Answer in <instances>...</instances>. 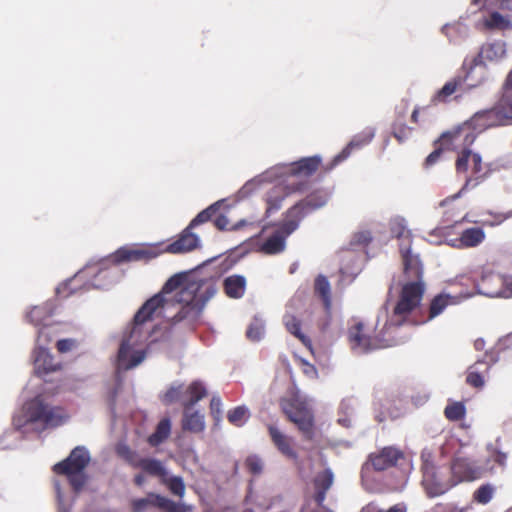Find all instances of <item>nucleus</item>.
I'll use <instances>...</instances> for the list:
<instances>
[{"label": "nucleus", "instance_id": "1", "mask_svg": "<svg viewBox=\"0 0 512 512\" xmlns=\"http://www.w3.org/2000/svg\"><path fill=\"white\" fill-rule=\"evenodd\" d=\"M216 293L217 286L213 278H201L195 273L181 272L170 277L161 292L142 305L120 343L115 363V387L108 393L111 404L116 401L122 387V372L136 368L147 357L144 345L150 337L154 317H168L167 310L177 304L179 310L171 317V321L174 324H193Z\"/></svg>", "mask_w": 512, "mask_h": 512}, {"label": "nucleus", "instance_id": "2", "mask_svg": "<svg viewBox=\"0 0 512 512\" xmlns=\"http://www.w3.org/2000/svg\"><path fill=\"white\" fill-rule=\"evenodd\" d=\"M321 158L319 156L302 158L291 163L277 165L268 169L258 177L248 181L239 190L241 197L248 196L263 181L277 180V183L267 193V213L277 211L282 201L294 192L305 189V178L312 175L319 167Z\"/></svg>", "mask_w": 512, "mask_h": 512}, {"label": "nucleus", "instance_id": "3", "mask_svg": "<svg viewBox=\"0 0 512 512\" xmlns=\"http://www.w3.org/2000/svg\"><path fill=\"white\" fill-rule=\"evenodd\" d=\"M476 137V132L469 125H463L453 131L445 132L440 137V145L444 148L459 151L456 160V171L458 173H466L471 164L472 172L476 175L475 178H467L462 189L451 198L443 200L441 206L457 199L464 190L476 187L483 180L484 177L480 175L482 172V157L479 153H475L469 148L476 140Z\"/></svg>", "mask_w": 512, "mask_h": 512}, {"label": "nucleus", "instance_id": "4", "mask_svg": "<svg viewBox=\"0 0 512 512\" xmlns=\"http://www.w3.org/2000/svg\"><path fill=\"white\" fill-rule=\"evenodd\" d=\"M424 290L423 281H407L395 300H387L379 313L385 322V331L392 329L395 333H402V328L417 324L413 313L420 306Z\"/></svg>", "mask_w": 512, "mask_h": 512}, {"label": "nucleus", "instance_id": "5", "mask_svg": "<svg viewBox=\"0 0 512 512\" xmlns=\"http://www.w3.org/2000/svg\"><path fill=\"white\" fill-rule=\"evenodd\" d=\"M69 419V414L61 407L53 406L47 401L44 393H36L26 400L21 412L13 419L17 430L23 434L30 431L37 433L48 427H57Z\"/></svg>", "mask_w": 512, "mask_h": 512}, {"label": "nucleus", "instance_id": "6", "mask_svg": "<svg viewBox=\"0 0 512 512\" xmlns=\"http://www.w3.org/2000/svg\"><path fill=\"white\" fill-rule=\"evenodd\" d=\"M118 264L111 259H102L97 263H88L82 270L78 271L72 278L67 279L56 288L58 297L66 298L76 292L78 284L82 288L107 289L119 279Z\"/></svg>", "mask_w": 512, "mask_h": 512}, {"label": "nucleus", "instance_id": "7", "mask_svg": "<svg viewBox=\"0 0 512 512\" xmlns=\"http://www.w3.org/2000/svg\"><path fill=\"white\" fill-rule=\"evenodd\" d=\"M376 336L374 338L363 332V324L357 323L348 331L350 347L355 354H365L377 349L386 348L404 343L409 335L406 333H395L392 329L387 331L382 316L377 317L375 325Z\"/></svg>", "mask_w": 512, "mask_h": 512}, {"label": "nucleus", "instance_id": "8", "mask_svg": "<svg viewBox=\"0 0 512 512\" xmlns=\"http://www.w3.org/2000/svg\"><path fill=\"white\" fill-rule=\"evenodd\" d=\"M89 461V451L83 446H77L65 460L55 464L53 469L56 474L66 476L74 492L78 493L87 481L85 468Z\"/></svg>", "mask_w": 512, "mask_h": 512}, {"label": "nucleus", "instance_id": "9", "mask_svg": "<svg viewBox=\"0 0 512 512\" xmlns=\"http://www.w3.org/2000/svg\"><path fill=\"white\" fill-rule=\"evenodd\" d=\"M189 399H183L182 429L191 433H201L206 428L205 416L199 410H193V406L207 395L205 385L199 381H193L187 389Z\"/></svg>", "mask_w": 512, "mask_h": 512}, {"label": "nucleus", "instance_id": "10", "mask_svg": "<svg viewBox=\"0 0 512 512\" xmlns=\"http://www.w3.org/2000/svg\"><path fill=\"white\" fill-rule=\"evenodd\" d=\"M392 234L399 241L404 275L407 281H423V265L419 255L411 251V233L406 226H393Z\"/></svg>", "mask_w": 512, "mask_h": 512}, {"label": "nucleus", "instance_id": "11", "mask_svg": "<svg viewBox=\"0 0 512 512\" xmlns=\"http://www.w3.org/2000/svg\"><path fill=\"white\" fill-rule=\"evenodd\" d=\"M455 485L448 468H437L426 462L423 468L422 486L428 497L441 496Z\"/></svg>", "mask_w": 512, "mask_h": 512}, {"label": "nucleus", "instance_id": "12", "mask_svg": "<svg viewBox=\"0 0 512 512\" xmlns=\"http://www.w3.org/2000/svg\"><path fill=\"white\" fill-rule=\"evenodd\" d=\"M53 335L45 334L44 330L38 332L36 336V347L33 351L32 359L34 372L38 377L45 376L61 368V363L56 361L48 349V345L53 340Z\"/></svg>", "mask_w": 512, "mask_h": 512}, {"label": "nucleus", "instance_id": "13", "mask_svg": "<svg viewBox=\"0 0 512 512\" xmlns=\"http://www.w3.org/2000/svg\"><path fill=\"white\" fill-rule=\"evenodd\" d=\"M163 253L161 243L130 244L120 247L111 255L115 264L148 262Z\"/></svg>", "mask_w": 512, "mask_h": 512}, {"label": "nucleus", "instance_id": "14", "mask_svg": "<svg viewBox=\"0 0 512 512\" xmlns=\"http://www.w3.org/2000/svg\"><path fill=\"white\" fill-rule=\"evenodd\" d=\"M156 507L165 512H190L191 507L181 501L171 499L149 492L146 497L136 498L131 501V512H146L149 508Z\"/></svg>", "mask_w": 512, "mask_h": 512}, {"label": "nucleus", "instance_id": "15", "mask_svg": "<svg viewBox=\"0 0 512 512\" xmlns=\"http://www.w3.org/2000/svg\"><path fill=\"white\" fill-rule=\"evenodd\" d=\"M330 198L327 190H317L288 210L283 224H298L306 214L322 207Z\"/></svg>", "mask_w": 512, "mask_h": 512}, {"label": "nucleus", "instance_id": "16", "mask_svg": "<svg viewBox=\"0 0 512 512\" xmlns=\"http://www.w3.org/2000/svg\"><path fill=\"white\" fill-rule=\"evenodd\" d=\"M193 228L194 226H186L172 242H160L163 253L184 254L201 248V237Z\"/></svg>", "mask_w": 512, "mask_h": 512}, {"label": "nucleus", "instance_id": "17", "mask_svg": "<svg viewBox=\"0 0 512 512\" xmlns=\"http://www.w3.org/2000/svg\"><path fill=\"white\" fill-rule=\"evenodd\" d=\"M55 309L56 307L51 301L42 305L33 306L26 313V319L37 329V333L40 330H44L45 334L54 336L56 333V324L52 317L55 313Z\"/></svg>", "mask_w": 512, "mask_h": 512}, {"label": "nucleus", "instance_id": "18", "mask_svg": "<svg viewBox=\"0 0 512 512\" xmlns=\"http://www.w3.org/2000/svg\"><path fill=\"white\" fill-rule=\"evenodd\" d=\"M455 484L480 478L484 469L472 458L456 457L448 468Z\"/></svg>", "mask_w": 512, "mask_h": 512}, {"label": "nucleus", "instance_id": "19", "mask_svg": "<svg viewBox=\"0 0 512 512\" xmlns=\"http://www.w3.org/2000/svg\"><path fill=\"white\" fill-rule=\"evenodd\" d=\"M401 457V451L394 447H385L378 453L371 454L369 461L362 468L363 477L368 475L371 468L376 471H383L396 465Z\"/></svg>", "mask_w": 512, "mask_h": 512}, {"label": "nucleus", "instance_id": "20", "mask_svg": "<svg viewBox=\"0 0 512 512\" xmlns=\"http://www.w3.org/2000/svg\"><path fill=\"white\" fill-rule=\"evenodd\" d=\"M463 69H465V75L461 76V80L467 92L481 86L488 79L487 66L480 58L475 57L469 67L465 61Z\"/></svg>", "mask_w": 512, "mask_h": 512}, {"label": "nucleus", "instance_id": "21", "mask_svg": "<svg viewBox=\"0 0 512 512\" xmlns=\"http://www.w3.org/2000/svg\"><path fill=\"white\" fill-rule=\"evenodd\" d=\"M489 283L503 286L505 281L499 274L493 272L484 273L482 275L481 282L477 284L478 293L492 298H512V282L506 283V287L504 289H491L488 285Z\"/></svg>", "mask_w": 512, "mask_h": 512}, {"label": "nucleus", "instance_id": "22", "mask_svg": "<svg viewBox=\"0 0 512 512\" xmlns=\"http://www.w3.org/2000/svg\"><path fill=\"white\" fill-rule=\"evenodd\" d=\"M288 418L298 427L303 436L311 439L313 436V414L311 410L303 405H293L286 410Z\"/></svg>", "mask_w": 512, "mask_h": 512}, {"label": "nucleus", "instance_id": "23", "mask_svg": "<svg viewBox=\"0 0 512 512\" xmlns=\"http://www.w3.org/2000/svg\"><path fill=\"white\" fill-rule=\"evenodd\" d=\"M297 226H282L281 229L274 231L261 244L260 250L269 255L278 254L284 251L286 246V238L291 235Z\"/></svg>", "mask_w": 512, "mask_h": 512}, {"label": "nucleus", "instance_id": "24", "mask_svg": "<svg viewBox=\"0 0 512 512\" xmlns=\"http://www.w3.org/2000/svg\"><path fill=\"white\" fill-rule=\"evenodd\" d=\"M225 199H221L201 211L189 224H204L212 221L213 224H228Z\"/></svg>", "mask_w": 512, "mask_h": 512}, {"label": "nucleus", "instance_id": "25", "mask_svg": "<svg viewBox=\"0 0 512 512\" xmlns=\"http://www.w3.org/2000/svg\"><path fill=\"white\" fill-rule=\"evenodd\" d=\"M500 113L495 106L490 110L476 113L471 121L464 125H469L474 132L476 129L483 131L490 127L505 125L500 117Z\"/></svg>", "mask_w": 512, "mask_h": 512}, {"label": "nucleus", "instance_id": "26", "mask_svg": "<svg viewBox=\"0 0 512 512\" xmlns=\"http://www.w3.org/2000/svg\"><path fill=\"white\" fill-rule=\"evenodd\" d=\"M268 432L274 446L283 456L292 460L297 458V453L293 447V439L291 437L284 434L273 424L268 425Z\"/></svg>", "mask_w": 512, "mask_h": 512}, {"label": "nucleus", "instance_id": "27", "mask_svg": "<svg viewBox=\"0 0 512 512\" xmlns=\"http://www.w3.org/2000/svg\"><path fill=\"white\" fill-rule=\"evenodd\" d=\"M374 136V128L368 127L364 129L361 133L356 135L338 155L334 157L333 165L335 166L340 162L344 161L345 159H347L353 149L361 148L364 145L370 143Z\"/></svg>", "mask_w": 512, "mask_h": 512}, {"label": "nucleus", "instance_id": "28", "mask_svg": "<svg viewBox=\"0 0 512 512\" xmlns=\"http://www.w3.org/2000/svg\"><path fill=\"white\" fill-rule=\"evenodd\" d=\"M292 302L288 305L287 310L283 316V324L286 330L299 339L305 346L310 347L311 340L301 331L300 319L289 311Z\"/></svg>", "mask_w": 512, "mask_h": 512}, {"label": "nucleus", "instance_id": "29", "mask_svg": "<svg viewBox=\"0 0 512 512\" xmlns=\"http://www.w3.org/2000/svg\"><path fill=\"white\" fill-rule=\"evenodd\" d=\"M334 481V475L331 469L327 468L317 474L315 477L316 495L315 501L319 506L323 505L326 498V492L330 489Z\"/></svg>", "mask_w": 512, "mask_h": 512}, {"label": "nucleus", "instance_id": "30", "mask_svg": "<svg viewBox=\"0 0 512 512\" xmlns=\"http://www.w3.org/2000/svg\"><path fill=\"white\" fill-rule=\"evenodd\" d=\"M484 238V231L480 227H471L463 231L460 238L451 239V246L474 247L480 244Z\"/></svg>", "mask_w": 512, "mask_h": 512}, {"label": "nucleus", "instance_id": "31", "mask_svg": "<svg viewBox=\"0 0 512 512\" xmlns=\"http://www.w3.org/2000/svg\"><path fill=\"white\" fill-rule=\"evenodd\" d=\"M506 55V44L503 41H494L483 45L479 54L476 58H480L482 61H500Z\"/></svg>", "mask_w": 512, "mask_h": 512}, {"label": "nucleus", "instance_id": "32", "mask_svg": "<svg viewBox=\"0 0 512 512\" xmlns=\"http://www.w3.org/2000/svg\"><path fill=\"white\" fill-rule=\"evenodd\" d=\"M224 290L228 297L239 299L246 290V279L242 275H231L224 280Z\"/></svg>", "mask_w": 512, "mask_h": 512}, {"label": "nucleus", "instance_id": "33", "mask_svg": "<svg viewBox=\"0 0 512 512\" xmlns=\"http://www.w3.org/2000/svg\"><path fill=\"white\" fill-rule=\"evenodd\" d=\"M189 386H185L181 382H173L166 392L162 396V401L166 405H170L175 402H181L183 405V399H189L190 395L187 393Z\"/></svg>", "mask_w": 512, "mask_h": 512}, {"label": "nucleus", "instance_id": "34", "mask_svg": "<svg viewBox=\"0 0 512 512\" xmlns=\"http://www.w3.org/2000/svg\"><path fill=\"white\" fill-rule=\"evenodd\" d=\"M407 109V103H404L403 107L397 108V118L392 126V134L400 143L406 141L411 135V128L402 122L407 113Z\"/></svg>", "mask_w": 512, "mask_h": 512}, {"label": "nucleus", "instance_id": "35", "mask_svg": "<svg viewBox=\"0 0 512 512\" xmlns=\"http://www.w3.org/2000/svg\"><path fill=\"white\" fill-rule=\"evenodd\" d=\"M483 25L489 30H508L512 28L510 17L502 15L497 11H493L488 16L484 17Z\"/></svg>", "mask_w": 512, "mask_h": 512}, {"label": "nucleus", "instance_id": "36", "mask_svg": "<svg viewBox=\"0 0 512 512\" xmlns=\"http://www.w3.org/2000/svg\"><path fill=\"white\" fill-rule=\"evenodd\" d=\"M171 433V421L169 418H163L156 426L154 433L148 438L151 446H158L163 443Z\"/></svg>", "mask_w": 512, "mask_h": 512}, {"label": "nucleus", "instance_id": "37", "mask_svg": "<svg viewBox=\"0 0 512 512\" xmlns=\"http://www.w3.org/2000/svg\"><path fill=\"white\" fill-rule=\"evenodd\" d=\"M315 292L321 297L326 313L329 315L331 310V289L328 279L319 275L315 280Z\"/></svg>", "mask_w": 512, "mask_h": 512}, {"label": "nucleus", "instance_id": "38", "mask_svg": "<svg viewBox=\"0 0 512 512\" xmlns=\"http://www.w3.org/2000/svg\"><path fill=\"white\" fill-rule=\"evenodd\" d=\"M455 297L448 294H439L433 298L429 307V317L431 320L439 316L448 305L455 304Z\"/></svg>", "mask_w": 512, "mask_h": 512}, {"label": "nucleus", "instance_id": "39", "mask_svg": "<svg viewBox=\"0 0 512 512\" xmlns=\"http://www.w3.org/2000/svg\"><path fill=\"white\" fill-rule=\"evenodd\" d=\"M116 452L119 457L125 460L134 468H140L144 457H141L136 451L132 450L126 443L119 442L116 446Z\"/></svg>", "mask_w": 512, "mask_h": 512}, {"label": "nucleus", "instance_id": "40", "mask_svg": "<svg viewBox=\"0 0 512 512\" xmlns=\"http://www.w3.org/2000/svg\"><path fill=\"white\" fill-rule=\"evenodd\" d=\"M457 91H461L462 93H466L465 86L461 80V76H456L453 79L449 80L445 83V85L439 90L436 95V99L440 101H445L446 98L451 96Z\"/></svg>", "mask_w": 512, "mask_h": 512}, {"label": "nucleus", "instance_id": "41", "mask_svg": "<svg viewBox=\"0 0 512 512\" xmlns=\"http://www.w3.org/2000/svg\"><path fill=\"white\" fill-rule=\"evenodd\" d=\"M251 416L250 410L245 405L237 406L227 413V419L228 421L236 426V427H242L244 426L247 421L249 420Z\"/></svg>", "mask_w": 512, "mask_h": 512}, {"label": "nucleus", "instance_id": "42", "mask_svg": "<svg viewBox=\"0 0 512 512\" xmlns=\"http://www.w3.org/2000/svg\"><path fill=\"white\" fill-rule=\"evenodd\" d=\"M140 468L149 475L159 477L160 480L168 473L163 463L154 458L144 457Z\"/></svg>", "mask_w": 512, "mask_h": 512}, {"label": "nucleus", "instance_id": "43", "mask_svg": "<svg viewBox=\"0 0 512 512\" xmlns=\"http://www.w3.org/2000/svg\"><path fill=\"white\" fill-rule=\"evenodd\" d=\"M161 482L167 486L169 491L179 498H183L185 495V484L183 478L180 476H172L167 473Z\"/></svg>", "mask_w": 512, "mask_h": 512}, {"label": "nucleus", "instance_id": "44", "mask_svg": "<svg viewBox=\"0 0 512 512\" xmlns=\"http://www.w3.org/2000/svg\"><path fill=\"white\" fill-rule=\"evenodd\" d=\"M445 35L451 42H458L468 34V27L462 23L446 24L442 28Z\"/></svg>", "mask_w": 512, "mask_h": 512}, {"label": "nucleus", "instance_id": "45", "mask_svg": "<svg viewBox=\"0 0 512 512\" xmlns=\"http://www.w3.org/2000/svg\"><path fill=\"white\" fill-rule=\"evenodd\" d=\"M452 226H435L431 229L426 240L432 244L448 243L451 245V239H448V230Z\"/></svg>", "mask_w": 512, "mask_h": 512}, {"label": "nucleus", "instance_id": "46", "mask_svg": "<svg viewBox=\"0 0 512 512\" xmlns=\"http://www.w3.org/2000/svg\"><path fill=\"white\" fill-rule=\"evenodd\" d=\"M265 334V324L261 319L255 318L247 329V337L251 341H260Z\"/></svg>", "mask_w": 512, "mask_h": 512}, {"label": "nucleus", "instance_id": "47", "mask_svg": "<svg viewBox=\"0 0 512 512\" xmlns=\"http://www.w3.org/2000/svg\"><path fill=\"white\" fill-rule=\"evenodd\" d=\"M495 492V487L491 484L481 485L474 492V500L480 504H487L492 499Z\"/></svg>", "mask_w": 512, "mask_h": 512}, {"label": "nucleus", "instance_id": "48", "mask_svg": "<svg viewBox=\"0 0 512 512\" xmlns=\"http://www.w3.org/2000/svg\"><path fill=\"white\" fill-rule=\"evenodd\" d=\"M245 466L248 471L255 476L262 474L264 471V461L260 456L256 454L249 455L246 458Z\"/></svg>", "mask_w": 512, "mask_h": 512}, {"label": "nucleus", "instance_id": "49", "mask_svg": "<svg viewBox=\"0 0 512 512\" xmlns=\"http://www.w3.org/2000/svg\"><path fill=\"white\" fill-rule=\"evenodd\" d=\"M472 2L475 5H480L482 8L512 10V0H472Z\"/></svg>", "mask_w": 512, "mask_h": 512}, {"label": "nucleus", "instance_id": "50", "mask_svg": "<svg viewBox=\"0 0 512 512\" xmlns=\"http://www.w3.org/2000/svg\"><path fill=\"white\" fill-rule=\"evenodd\" d=\"M465 415V406L460 402H455L445 408V416L452 421H458Z\"/></svg>", "mask_w": 512, "mask_h": 512}, {"label": "nucleus", "instance_id": "51", "mask_svg": "<svg viewBox=\"0 0 512 512\" xmlns=\"http://www.w3.org/2000/svg\"><path fill=\"white\" fill-rule=\"evenodd\" d=\"M479 364H482V362L478 361L474 366L470 368L466 378L467 383L476 388H481L484 386V379L476 368V366Z\"/></svg>", "mask_w": 512, "mask_h": 512}, {"label": "nucleus", "instance_id": "52", "mask_svg": "<svg viewBox=\"0 0 512 512\" xmlns=\"http://www.w3.org/2000/svg\"><path fill=\"white\" fill-rule=\"evenodd\" d=\"M496 108L498 112H501L500 117L505 125L512 120V103L509 100H501Z\"/></svg>", "mask_w": 512, "mask_h": 512}, {"label": "nucleus", "instance_id": "53", "mask_svg": "<svg viewBox=\"0 0 512 512\" xmlns=\"http://www.w3.org/2000/svg\"><path fill=\"white\" fill-rule=\"evenodd\" d=\"M372 240V235L369 230H361L353 236L351 245H367Z\"/></svg>", "mask_w": 512, "mask_h": 512}, {"label": "nucleus", "instance_id": "54", "mask_svg": "<svg viewBox=\"0 0 512 512\" xmlns=\"http://www.w3.org/2000/svg\"><path fill=\"white\" fill-rule=\"evenodd\" d=\"M343 277L348 276L350 278L349 281H352L358 273L361 271V266L358 261H353V267L343 266L340 269Z\"/></svg>", "mask_w": 512, "mask_h": 512}, {"label": "nucleus", "instance_id": "55", "mask_svg": "<svg viewBox=\"0 0 512 512\" xmlns=\"http://www.w3.org/2000/svg\"><path fill=\"white\" fill-rule=\"evenodd\" d=\"M245 504L246 505H257V506L261 507L262 510H266L270 507L269 505L262 503L260 501V497L252 491H249V493L247 494V496L245 498Z\"/></svg>", "mask_w": 512, "mask_h": 512}, {"label": "nucleus", "instance_id": "56", "mask_svg": "<svg viewBox=\"0 0 512 512\" xmlns=\"http://www.w3.org/2000/svg\"><path fill=\"white\" fill-rule=\"evenodd\" d=\"M76 346V341L74 339H62L57 341V349L61 353H66L71 351Z\"/></svg>", "mask_w": 512, "mask_h": 512}, {"label": "nucleus", "instance_id": "57", "mask_svg": "<svg viewBox=\"0 0 512 512\" xmlns=\"http://www.w3.org/2000/svg\"><path fill=\"white\" fill-rule=\"evenodd\" d=\"M442 149H445L442 145L440 148L435 149L432 153H430L426 160H425V166L430 167L434 165L440 158Z\"/></svg>", "mask_w": 512, "mask_h": 512}, {"label": "nucleus", "instance_id": "58", "mask_svg": "<svg viewBox=\"0 0 512 512\" xmlns=\"http://www.w3.org/2000/svg\"><path fill=\"white\" fill-rule=\"evenodd\" d=\"M489 214L493 215L494 222H496V224H501L502 222L512 218V209L507 212H489Z\"/></svg>", "mask_w": 512, "mask_h": 512}, {"label": "nucleus", "instance_id": "59", "mask_svg": "<svg viewBox=\"0 0 512 512\" xmlns=\"http://www.w3.org/2000/svg\"><path fill=\"white\" fill-rule=\"evenodd\" d=\"M57 499L59 504V512H70V507L65 503L59 485L55 484Z\"/></svg>", "mask_w": 512, "mask_h": 512}, {"label": "nucleus", "instance_id": "60", "mask_svg": "<svg viewBox=\"0 0 512 512\" xmlns=\"http://www.w3.org/2000/svg\"><path fill=\"white\" fill-rule=\"evenodd\" d=\"M433 512H462V509L454 505H437L434 507Z\"/></svg>", "mask_w": 512, "mask_h": 512}, {"label": "nucleus", "instance_id": "61", "mask_svg": "<svg viewBox=\"0 0 512 512\" xmlns=\"http://www.w3.org/2000/svg\"><path fill=\"white\" fill-rule=\"evenodd\" d=\"M210 406L212 411H216L218 414L221 413L222 402L219 397L213 396L211 399Z\"/></svg>", "mask_w": 512, "mask_h": 512}, {"label": "nucleus", "instance_id": "62", "mask_svg": "<svg viewBox=\"0 0 512 512\" xmlns=\"http://www.w3.org/2000/svg\"><path fill=\"white\" fill-rule=\"evenodd\" d=\"M494 461L500 466H505L507 461V454L501 451H497L494 455Z\"/></svg>", "mask_w": 512, "mask_h": 512}, {"label": "nucleus", "instance_id": "63", "mask_svg": "<svg viewBox=\"0 0 512 512\" xmlns=\"http://www.w3.org/2000/svg\"><path fill=\"white\" fill-rule=\"evenodd\" d=\"M39 385H40V381H39V379H32V380L29 382L28 386H27V387L25 388V390H24V395H25V397H28V395L30 394V392L32 391V389H33L34 387L39 386Z\"/></svg>", "mask_w": 512, "mask_h": 512}, {"label": "nucleus", "instance_id": "64", "mask_svg": "<svg viewBox=\"0 0 512 512\" xmlns=\"http://www.w3.org/2000/svg\"><path fill=\"white\" fill-rule=\"evenodd\" d=\"M421 458H422V462H423V465H422V469L424 468L426 462L433 465V462H432V454L430 451L428 450H424L421 454Z\"/></svg>", "mask_w": 512, "mask_h": 512}]
</instances>
